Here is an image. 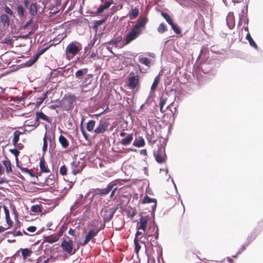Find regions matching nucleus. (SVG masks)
<instances>
[{
	"label": "nucleus",
	"instance_id": "obj_33",
	"mask_svg": "<svg viewBox=\"0 0 263 263\" xmlns=\"http://www.w3.org/2000/svg\"><path fill=\"white\" fill-rule=\"evenodd\" d=\"M246 39L248 41L249 44L251 47H253L255 48V49L257 48V44L254 41V40L252 38V37L249 33H248V34H247Z\"/></svg>",
	"mask_w": 263,
	"mask_h": 263
},
{
	"label": "nucleus",
	"instance_id": "obj_12",
	"mask_svg": "<svg viewBox=\"0 0 263 263\" xmlns=\"http://www.w3.org/2000/svg\"><path fill=\"white\" fill-rule=\"evenodd\" d=\"M131 75L132 73H130L128 79V86L130 89H134L139 84V77L138 75Z\"/></svg>",
	"mask_w": 263,
	"mask_h": 263
},
{
	"label": "nucleus",
	"instance_id": "obj_25",
	"mask_svg": "<svg viewBox=\"0 0 263 263\" xmlns=\"http://www.w3.org/2000/svg\"><path fill=\"white\" fill-rule=\"evenodd\" d=\"M40 167L41 169V172L44 173H48L49 172V170L46 165L45 161L43 157H42L40 159Z\"/></svg>",
	"mask_w": 263,
	"mask_h": 263
},
{
	"label": "nucleus",
	"instance_id": "obj_54",
	"mask_svg": "<svg viewBox=\"0 0 263 263\" xmlns=\"http://www.w3.org/2000/svg\"><path fill=\"white\" fill-rule=\"evenodd\" d=\"M80 130H81V132L83 136L84 137V139L85 140H87L88 139L89 135L88 134L86 133L84 128L82 126V124L81 125V126H80Z\"/></svg>",
	"mask_w": 263,
	"mask_h": 263
},
{
	"label": "nucleus",
	"instance_id": "obj_9",
	"mask_svg": "<svg viewBox=\"0 0 263 263\" xmlns=\"http://www.w3.org/2000/svg\"><path fill=\"white\" fill-rule=\"evenodd\" d=\"M149 217L147 216H143L142 214L140 215V218L139 221L137 224V229L142 230L144 232L146 231V228L148 220H149Z\"/></svg>",
	"mask_w": 263,
	"mask_h": 263
},
{
	"label": "nucleus",
	"instance_id": "obj_62",
	"mask_svg": "<svg viewBox=\"0 0 263 263\" xmlns=\"http://www.w3.org/2000/svg\"><path fill=\"white\" fill-rule=\"evenodd\" d=\"M33 23V18L31 17L27 22H26L25 25L24 26L23 28H26L28 26L32 24Z\"/></svg>",
	"mask_w": 263,
	"mask_h": 263
},
{
	"label": "nucleus",
	"instance_id": "obj_1",
	"mask_svg": "<svg viewBox=\"0 0 263 263\" xmlns=\"http://www.w3.org/2000/svg\"><path fill=\"white\" fill-rule=\"evenodd\" d=\"M60 247L63 252L69 256L74 255L78 249V247H74L73 240L69 237H67V239L63 238Z\"/></svg>",
	"mask_w": 263,
	"mask_h": 263
},
{
	"label": "nucleus",
	"instance_id": "obj_21",
	"mask_svg": "<svg viewBox=\"0 0 263 263\" xmlns=\"http://www.w3.org/2000/svg\"><path fill=\"white\" fill-rule=\"evenodd\" d=\"M88 71V69L87 68L80 69L76 71L75 76L77 79L82 80Z\"/></svg>",
	"mask_w": 263,
	"mask_h": 263
},
{
	"label": "nucleus",
	"instance_id": "obj_4",
	"mask_svg": "<svg viewBox=\"0 0 263 263\" xmlns=\"http://www.w3.org/2000/svg\"><path fill=\"white\" fill-rule=\"evenodd\" d=\"M82 49V45L77 42L70 43L66 48L67 54H71L72 56L77 54Z\"/></svg>",
	"mask_w": 263,
	"mask_h": 263
},
{
	"label": "nucleus",
	"instance_id": "obj_5",
	"mask_svg": "<svg viewBox=\"0 0 263 263\" xmlns=\"http://www.w3.org/2000/svg\"><path fill=\"white\" fill-rule=\"evenodd\" d=\"M148 22V18L145 16H140L137 21L136 24L133 26V29L141 34L142 30L145 28Z\"/></svg>",
	"mask_w": 263,
	"mask_h": 263
},
{
	"label": "nucleus",
	"instance_id": "obj_8",
	"mask_svg": "<svg viewBox=\"0 0 263 263\" xmlns=\"http://www.w3.org/2000/svg\"><path fill=\"white\" fill-rule=\"evenodd\" d=\"M140 33L135 30L133 28L126 34L125 37V42L124 45L129 44L131 42L136 39L140 35Z\"/></svg>",
	"mask_w": 263,
	"mask_h": 263
},
{
	"label": "nucleus",
	"instance_id": "obj_36",
	"mask_svg": "<svg viewBox=\"0 0 263 263\" xmlns=\"http://www.w3.org/2000/svg\"><path fill=\"white\" fill-rule=\"evenodd\" d=\"M58 239L59 237L58 236H48L46 237L44 241L49 243H52L57 242Z\"/></svg>",
	"mask_w": 263,
	"mask_h": 263
},
{
	"label": "nucleus",
	"instance_id": "obj_53",
	"mask_svg": "<svg viewBox=\"0 0 263 263\" xmlns=\"http://www.w3.org/2000/svg\"><path fill=\"white\" fill-rule=\"evenodd\" d=\"M31 211L34 213H37L41 211V208L40 205L35 204L31 206Z\"/></svg>",
	"mask_w": 263,
	"mask_h": 263
},
{
	"label": "nucleus",
	"instance_id": "obj_26",
	"mask_svg": "<svg viewBox=\"0 0 263 263\" xmlns=\"http://www.w3.org/2000/svg\"><path fill=\"white\" fill-rule=\"evenodd\" d=\"M100 230L101 229L96 230L93 229L90 230L87 234L85 237L90 241L92 238L97 235Z\"/></svg>",
	"mask_w": 263,
	"mask_h": 263
},
{
	"label": "nucleus",
	"instance_id": "obj_11",
	"mask_svg": "<svg viewBox=\"0 0 263 263\" xmlns=\"http://www.w3.org/2000/svg\"><path fill=\"white\" fill-rule=\"evenodd\" d=\"M109 124L105 120H101L99 125L95 129L94 132L97 134H101L104 133L107 129Z\"/></svg>",
	"mask_w": 263,
	"mask_h": 263
},
{
	"label": "nucleus",
	"instance_id": "obj_10",
	"mask_svg": "<svg viewBox=\"0 0 263 263\" xmlns=\"http://www.w3.org/2000/svg\"><path fill=\"white\" fill-rule=\"evenodd\" d=\"M115 186V183L113 182H110L105 188L99 189L97 188L95 190L96 195H99L101 196L108 194L111 190Z\"/></svg>",
	"mask_w": 263,
	"mask_h": 263
},
{
	"label": "nucleus",
	"instance_id": "obj_44",
	"mask_svg": "<svg viewBox=\"0 0 263 263\" xmlns=\"http://www.w3.org/2000/svg\"><path fill=\"white\" fill-rule=\"evenodd\" d=\"M139 240L137 239V238H135L134 239V245H135V251L136 253H138L139 250H140L141 246L139 243ZM141 241V240H140Z\"/></svg>",
	"mask_w": 263,
	"mask_h": 263
},
{
	"label": "nucleus",
	"instance_id": "obj_50",
	"mask_svg": "<svg viewBox=\"0 0 263 263\" xmlns=\"http://www.w3.org/2000/svg\"><path fill=\"white\" fill-rule=\"evenodd\" d=\"M256 235H254L253 233H251L250 235L248 237L247 240L245 243L246 246H249L250 243L255 238Z\"/></svg>",
	"mask_w": 263,
	"mask_h": 263
},
{
	"label": "nucleus",
	"instance_id": "obj_55",
	"mask_svg": "<svg viewBox=\"0 0 263 263\" xmlns=\"http://www.w3.org/2000/svg\"><path fill=\"white\" fill-rule=\"evenodd\" d=\"M145 235L144 234V232H140L138 230L136 233L135 238H137V239L139 240V239H141L143 237H145Z\"/></svg>",
	"mask_w": 263,
	"mask_h": 263
},
{
	"label": "nucleus",
	"instance_id": "obj_42",
	"mask_svg": "<svg viewBox=\"0 0 263 263\" xmlns=\"http://www.w3.org/2000/svg\"><path fill=\"white\" fill-rule=\"evenodd\" d=\"M161 15L169 25H171L173 23H174L171 16L167 13L162 12Z\"/></svg>",
	"mask_w": 263,
	"mask_h": 263
},
{
	"label": "nucleus",
	"instance_id": "obj_22",
	"mask_svg": "<svg viewBox=\"0 0 263 263\" xmlns=\"http://www.w3.org/2000/svg\"><path fill=\"white\" fill-rule=\"evenodd\" d=\"M0 22L5 27L10 25V19L6 14H2L0 16Z\"/></svg>",
	"mask_w": 263,
	"mask_h": 263
},
{
	"label": "nucleus",
	"instance_id": "obj_31",
	"mask_svg": "<svg viewBox=\"0 0 263 263\" xmlns=\"http://www.w3.org/2000/svg\"><path fill=\"white\" fill-rule=\"evenodd\" d=\"M122 40V37L121 36H119L108 41L107 44L117 47L118 43L120 42Z\"/></svg>",
	"mask_w": 263,
	"mask_h": 263
},
{
	"label": "nucleus",
	"instance_id": "obj_34",
	"mask_svg": "<svg viewBox=\"0 0 263 263\" xmlns=\"http://www.w3.org/2000/svg\"><path fill=\"white\" fill-rule=\"evenodd\" d=\"M160 81V77L159 75H158L154 79V82L152 84V85L151 87V91H154L157 87Z\"/></svg>",
	"mask_w": 263,
	"mask_h": 263
},
{
	"label": "nucleus",
	"instance_id": "obj_17",
	"mask_svg": "<svg viewBox=\"0 0 263 263\" xmlns=\"http://www.w3.org/2000/svg\"><path fill=\"white\" fill-rule=\"evenodd\" d=\"M27 8L31 16H34L37 14V4L36 2L31 3Z\"/></svg>",
	"mask_w": 263,
	"mask_h": 263
},
{
	"label": "nucleus",
	"instance_id": "obj_59",
	"mask_svg": "<svg viewBox=\"0 0 263 263\" xmlns=\"http://www.w3.org/2000/svg\"><path fill=\"white\" fill-rule=\"evenodd\" d=\"M34 63L35 62H33V60L31 59H30L29 60L26 61L25 63L24 66L26 67H30L32 66Z\"/></svg>",
	"mask_w": 263,
	"mask_h": 263
},
{
	"label": "nucleus",
	"instance_id": "obj_61",
	"mask_svg": "<svg viewBox=\"0 0 263 263\" xmlns=\"http://www.w3.org/2000/svg\"><path fill=\"white\" fill-rule=\"evenodd\" d=\"M36 228L35 226H30L27 228V230L29 232L34 233L35 232Z\"/></svg>",
	"mask_w": 263,
	"mask_h": 263
},
{
	"label": "nucleus",
	"instance_id": "obj_6",
	"mask_svg": "<svg viewBox=\"0 0 263 263\" xmlns=\"http://www.w3.org/2000/svg\"><path fill=\"white\" fill-rule=\"evenodd\" d=\"M154 156L156 161L158 163H162L165 162L166 155L165 152L164 147L161 146L159 147L156 152H154Z\"/></svg>",
	"mask_w": 263,
	"mask_h": 263
},
{
	"label": "nucleus",
	"instance_id": "obj_49",
	"mask_svg": "<svg viewBox=\"0 0 263 263\" xmlns=\"http://www.w3.org/2000/svg\"><path fill=\"white\" fill-rule=\"evenodd\" d=\"M256 235H254L253 233H251L250 235L248 237L247 240L245 243L246 246H249L250 243L255 238Z\"/></svg>",
	"mask_w": 263,
	"mask_h": 263
},
{
	"label": "nucleus",
	"instance_id": "obj_58",
	"mask_svg": "<svg viewBox=\"0 0 263 263\" xmlns=\"http://www.w3.org/2000/svg\"><path fill=\"white\" fill-rule=\"evenodd\" d=\"M167 99L166 98H164L163 97H162L160 98V102H159V105L164 106V105L165 104L166 102Z\"/></svg>",
	"mask_w": 263,
	"mask_h": 263
},
{
	"label": "nucleus",
	"instance_id": "obj_64",
	"mask_svg": "<svg viewBox=\"0 0 263 263\" xmlns=\"http://www.w3.org/2000/svg\"><path fill=\"white\" fill-rule=\"evenodd\" d=\"M31 3H30V0H24L23 1V4H24V7L25 8H28L30 4H31Z\"/></svg>",
	"mask_w": 263,
	"mask_h": 263
},
{
	"label": "nucleus",
	"instance_id": "obj_23",
	"mask_svg": "<svg viewBox=\"0 0 263 263\" xmlns=\"http://www.w3.org/2000/svg\"><path fill=\"white\" fill-rule=\"evenodd\" d=\"M139 13V9L137 7H135L134 9H132L131 11L129 12L128 16H129L130 20H134L138 16Z\"/></svg>",
	"mask_w": 263,
	"mask_h": 263
},
{
	"label": "nucleus",
	"instance_id": "obj_46",
	"mask_svg": "<svg viewBox=\"0 0 263 263\" xmlns=\"http://www.w3.org/2000/svg\"><path fill=\"white\" fill-rule=\"evenodd\" d=\"M172 29L173 30V31L175 32V33L177 34H179L181 33V31L179 27L175 24L174 23H173L171 25Z\"/></svg>",
	"mask_w": 263,
	"mask_h": 263
},
{
	"label": "nucleus",
	"instance_id": "obj_43",
	"mask_svg": "<svg viewBox=\"0 0 263 263\" xmlns=\"http://www.w3.org/2000/svg\"><path fill=\"white\" fill-rule=\"evenodd\" d=\"M167 30L166 25L164 23H161L157 28V31L160 33H163Z\"/></svg>",
	"mask_w": 263,
	"mask_h": 263
},
{
	"label": "nucleus",
	"instance_id": "obj_41",
	"mask_svg": "<svg viewBox=\"0 0 263 263\" xmlns=\"http://www.w3.org/2000/svg\"><path fill=\"white\" fill-rule=\"evenodd\" d=\"M96 122L95 120H91L88 121L87 123L86 129L89 132L93 130L94 126L95 125Z\"/></svg>",
	"mask_w": 263,
	"mask_h": 263
},
{
	"label": "nucleus",
	"instance_id": "obj_63",
	"mask_svg": "<svg viewBox=\"0 0 263 263\" xmlns=\"http://www.w3.org/2000/svg\"><path fill=\"white\" fill-rule=\"evenodd\" d=\"M156 243H157V245L158 246V248L157 249V251L158 253H159L160 255H162V247L157 242H156Z\"/></svg>",
	"mask_w": 263,
	"mask_h": 263
},
{
	"label": "nucleus",
	"instance_id": "obj_28",
	"mask_svg": "<svg viewBox=\"0 0 263 263\" xmlns=\"http://www.w3.org/2000/svg\"><path fill=\"white\" fill-rule=\"evenodd\" d=\"M107 18V16H105V18H104L102 20H97V21H95L93 23V25L92 27V29H94L96 31V32H97L98 27L99 26H100L101 25H102V24H103L104 23H105L106 22Z\"/></svg>",
	"mask_w": 263,
	"mask_h": 263
},
{
	"label": "nucleus",
	"instance_id": "obj_39",
	"mask_svg": "<svg viewBox=\"0 0 263 263\" xmlns=\"http://www.w3.org/2000/svg\"><path fill=\"white\" fill-rule=\"evenodd\" d=\"M97 40V33H96L93 37V40L90 41V42L88 44L87 46L85 47V50L87 51V50H90L93 46Z\"/></svg>",
	"mask_w": 263,
	"mask_h": 263
},
{
	"label": "nucleus",
	"instance_id": "obj_19",
	"mask_svg": "<svg viewBox=\"0 0 263 263\" xmlns=\"http://www.w3.org/2000/svg\"><path fill=\"white\" fill-rule=\"evenodd\" d=\"M4 211L5 214V218L6 221L8 225L9 226V227H11L13 224V222L11 220L10 217V214H9V211L8 208L4 205L3 206Z\"/></svg>",
	"mask_w": 263,
	"mask_h": 263
},
{
	"label": "nucleus",
	"instance_id": "obj_38",
	"mask_svg": "<svg viewBox=\"0 0 263 263\" xmlns=\"http://www.w3.org/2000/svg\"><path fill=\"white\" fill-rule=\"evenodd\" d=\"M209 66L208 64H204L201 67V70L203 73H210L211 72V73L213 76L214 75V72L212 70L211 68L209 69Z\"/></svg>",
	"mask_w": 263,
	"mask_h": 263
},
{
	"label": "nucleus",
	"instance_id": "obj_48",
	"mask_svg": "<svg viewBox=\"0 0 263 263\" xmlns=\"http://www.w3.org/2000/svg\"><path fill=\"white\" fill-rule=\"evenodd\" d=\"M4 11L6 13L10 15L11 16L14 17V13L12 10L7 6L4 8Z\"/></svg>",
	"mask_w": 263,
	"mask_h": 263
},
{
	"label": "nucleus",
	"instance_id": "obj_18",
	"mask_svg": "<svg viewBox=\"0 0 263 263\" xmlns=\"http://www.w3.org/2000/svg\"><path fill=\"white\" fill-rule=\"evenodd\" d=\"M143 203H153L151 206V209H156L157 207V200L155 198H152L146 195L142 200Z\"/></svg>",
	"mask_w": 263,
	"mask_h": 263
},
{
	"label": "nucleus",
	"instance_id": "obj_35",
	"mask_svg": "<svg viewBox=\"0 0 263 263\" xmlns=\"http://www.w3.org/2000/svg\"><path fill=\"white\" fill-rule=\"evenodd\" d=\"M196 4L197 6L202 10L207 6L208 2L204 0H196Z\"/></svg>",
	"mask_w": 263,
	"mask_h": 263
},
{
	"label": "nucleus",
	"instance_id": "obj_47",
	"mask_svg": "<svg viewBox=\"0 0 263 263\" xmlns=\"http://www.w3.org/2000/svg\"><path fill=\"white\" fill-rule=\"evenodd\" d=\"M247 12H248V5H246L245 6L244 9H243L241 10L242 14L239 15L240 20H241V19H242L243 17H246V16H247Z\"/></svg>",
	"mask_w": 263,
	"mask_h": 263
},
{
	"label": "nucleus",
	"instance_id": "obj_45",
	"mask_svg": "<svg viewBox=\"0 0 263 263\" xmlns=\"http://www.w3.org/2000/svg\"><path fill=\"white\" fill-rule=\"evenodd\" d=\"M47 133H46L43 138V145L42 151L44 153H45L47 149Z\"/></svg>",
	"mask_w": 263,
	"mask_h": 263
},
{
	"label": "nucleus",
	"instance_id": "obj_16",
	"mask_svg": "<svg viewBox=\"0 0 263 263\" xmlns=\"http://www.w3.org/2000/svg\"><path fill=\"white\" fill-rule=\"evenodd\" d=\"M227 24L229 29H232L235 26V19L233 13L229 12L226 18Z\"/></svg>",
	"mask_w": 263,
	"mask_h": 263
},
{
	"label": "nucleus",
	"instance_id": "obj_57",
	"mask_svg": "<svg viewBox=\"0 0 263 263\" xmlns=\"http://www.w3.org/2000/svg\"><path fill=\"white\" fill-rule=\"evenodd\" d=\"M49 108L51 109H55L57 108L61 107L62 108V106L61 105L60 100L58 102L57 104L51 105L49 106Z\"/></svg>",
	"mask_w": 263,
	"mask_h": 263
},
{
	"label": "nucleus",
	"instance_id": "obj_56",
	"mask_svg": "<svg viewBox=\"0 0 263 263\" xmlns=\"http://www.w3.org/2000/svg\"><path fill=\"white\" fill-rule=\"evenodd\" d=\"M67 167L65 165H62L60 168V173L61 175L64 176L66 174Z\"/></svg>",
	"mask_w": 263,
	"mask_h": 263
},
{
	"label": "nucleus",
	"instance_id": "obj_20",
	"mask_svg": "<svg viewBox=\"0 0 263 263\" xmlns=\"http://www.w3.org/2000/svg\"><path fill=\"white\" fill-rule=\"evenodd\" d=\"M36 122H38L40 119L46 121V122L50 123V120L48 116L45 115L43 112H36Z\"/></svg>",
	"mask_w": 263,
	"mask_h": 263
},
{
	"label": "nucleus",
	"instance_id": "obj_37",
	"mask_svg": "<svg viewBox=\"0 0 263 263\" xmlns=\"http://www.w3.org/2000/svg\"><path fill=\"white\" fill-rule=\"evenodd\" d=\"M3 164L6 167V172L7 173H9L11 172H12V168H11V164L9 160L6 159L4 161H3Z\"/></svg>",
	"mask_w": 263,
	"mask_h": 263
},
{
	"label": "nucleus",
	"instance_id": "obj_13",
	"mask_svg": "<svg viewBox=\"0 0 263 263\" xmlns=\"http://www.w3.org/2000/svg\"><path fill=\"white\" fill-rule=\"evenodd\" d=\"M71 166L72 173L73 175H76L82 170L84 165L82 162L80 161H73L71 163Z\"/></svg>",
	"mask_w": 263,
	"mask_h": 263
},
{
	"label": "nucleus",
	"instance_id": "obj_60",
	"mask_svg": "<svg viewBox=\"0 0 263 263\" xmlns=\"http://www.w3.org/2000/svg\"><path fill=\"white\" fill-rule=\"evenodd\" d=\"M188 4L190 5V7H197V4H196V0L193 1V0H189L188 1Z\"/></svg>",
	"mask_w": 263,
	"mask_h": 263
},
{
	"label": "nucleus",
	"instance_id": "obj_32",
	"mask_svg": "<svg viewBox=\"0 0 263 263\" xmlns=\"http://www.w3.org/2000/svg\"><path fill=\"white\" fill-rule=\"evenodd\" d=\"M21 135V132L16 130L13 133V138L12 140V143L13 145H15L20 140V136Z\"/></svg>",
	"mask_w": 263,
	"mask_h": 263
},
{
	"label": "nucleus",
	"instance_id": "obj_40",
	"mask_svg": "<svg viewBox=\"0 0 263 263\" xmlns=\"http://www.w3.org/2000/svg\"><path fill=\"white\" fill-rule=\"evenodd\" d=\"M139 61L140 63L143 64L148 67H149L151 65V61L147 58L139 57Z\"/></svg>",
	"mask_w": 263,
	"mask_h": 263
},
{
	"label": "nucleus",
	"instance_id": "obj_24",
	"mask_svg": "<svg viewBox=\"0 0 263 263\" xmlns=\"http://www.w3.org/2000/svg\"><path fill=\"white\" fill-rule=\"evenodd\" d=\"M133 139V134H128L125 138L121 141V144L123 145L126 146L129 145Z\"/></svg>",
	"mask_w": 263,
	"mask_h": 263
},
{
	"label": "nucleus",
	"instance_id": "obj_52",
	"mask_svg": "<svg viewBox=\"0 0 263 263\" xmlns=\"http://www.w3.org/2000/svg\"><path fill=\"white\" fill-rule=\"evenodd\" d=\"M10 152L13 154L15 157V160L16 161H18V156L20 154V152L18 151V150L15 148H13V149H10L9 150Z\"/></svg>",
	"mask_w": 263,
	"mask_h": 263
},
{
	"label": "nucleus",
	"instance_id": "obj_29",
	"mask_svg": "<svg viewBox=\"0 0 263 263\" xmlns=\"http://www.w3.org/2000/svg\"><path fill=\"white\" fill-rule=\"evenodd\" d=\"M59 141L63 148H66L68 146V141L64 136L60 135L59 138Z\"/></svg>",
	"mask_w": 263,
	"mask_h": 263
},
{
	"label": "nucleus",
	"instance_id": "obj_27",
	"mask_svg": "<svg viewBox=\"0 0 263 263\" xmlns=\"http://www.w3.org/2000/svg\"><path fill=\"white\" fill-rule=\"evenodd\" d=\"M20 251L22 252V255L24 259H26L28 257L31 256L32 251L28 248L20 249Z\"/></svg>",
	"mask_w": 263,
	"mask_h": 263
},
{
	"label": "nucleus",
	"instance_id": "obj_7",
	"mask_svg": "<svg viewBox=\"0 0 263 263\" xmlns=\"http://www.w3.org/2000/svg\"><path fill=\"white\" fill-rule=\"evenodd\" d=\"M116 211V209L115 208L103 209L101 213L104 221L105 222H109L112 218Z\"/></svg>",
	"mask_w": 263,
	"mask_h": 263
},
{
	"label": "nucleus",
	"instance_id": "obj_14",
	"mask_svg": "<svg viewBox=\"0 0 263 263\" xmlns=\"http://www.w3.org/2000/svg\"><path fill=\"white\" fill-rule=\"evenodd\" d=\"M113 3V0H108V1L105 2L104 4L101 5L97 9L96 14L97 15H99L102 13L105 10L108 9Z\"/></svg>",
	"mask_w": 263,
	"mask_h": 263
},
{
	"label": "nucleus",
	"instance_id": "obj_51",
	"mask_svg": "<svg viewBox=\"0 0 263 263\" xmlns=\"http://www.w3.org/2000/svg\"><path fill=\"white\" fill-rule=\"evenodd\" d=\"M47 93H48L47 92L44 93L42 97H41L38 99L39 100L36 102V105L37 106H39L44 101V100L47 97Z\"/></svg>",
	"mask_w": 263,
	"mask_h": 263
},
{
	"label": "nucleus",
	"instance_id": "obj_3",
	"mask_svg": "<svg viewBox=\"0 0 263 263\" xmlns=\"http://www.w3.org/2000/svg\"><path fill=\"white\" fill-rule=\"evenodd\" d=\"M76 101V98L74 96L65 95L64 98L60 100L62 108L66 111H68L73 109Z\"/></svg>",
	"mask_w": 263,
	"mask_h": 263
},
{
	"label": "nucleus",
	"instance_id": "obj_2",
	"mask_svg": "<svg viewBox=\"0 0 263 263\" xmlns=\"http://www.w3.org/2000/svg\"><path fill=\"white\" fill-rule=\"evenodd\" d=\"M145 238L148 241H152V237L154 236L156 240L159 238V229L155 220H153L152 222L149 224V229L148 231H145L144 232Z\"/></svg>",
	"mask_w": 263,
	"mask_h": 263
},
{
	"label": "nucleus",
	"instance_id": "obj_15",
	"mask_svg": "<svg viewBox=\"0 0 263 263\" xmlns=\"http://www.w3.org/2000/svg\"><path fill=\"white\" fill-rule=\"evenodd\" d=\"M15 10L17 15L20 18H22L26 16V10L25 9V7H24L23 5L19 4L17 5L15 7Z\"/></svg>",
	"mask_w": 263,
	"mask_h": 263
},
{
	"label": "nucleus",
	"instance_id": "obj_30",
	"mask_svg": "<svg viewBox=\"0 0 263 263\" xmlns=\"http://www.w3.org/2000/svg\"><path fill=\"white\" fill-rule=\"evenodd\" d=\"M133 144L136 147H141L145 145V141L142 137H140L139 139H136Z\"/></svg>",
	"mask_w": 263,
	"mask_h": 263
}]
</instances>
